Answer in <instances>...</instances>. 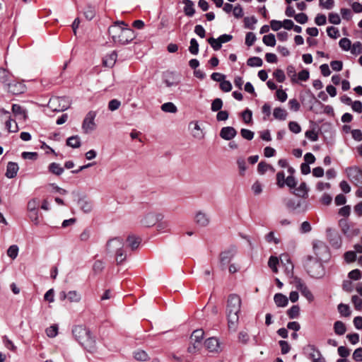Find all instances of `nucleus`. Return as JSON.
I'll return each mask as SVG.
<instances>
[{
    "label": "nucleus",
    "instance_id": "obj_1",
    "mask_svg": "<svg viewBox=\"0 0 362 362\" xmlns=\"http://www.w3.org/2000/svg\"><path fill=\"white\" fill-rule=\"evenodd\" d=\"M108 34L112 42L119 45L129 44L136 38L133 29L123 21H117L108 28Z\"/></svg>",
    "mask_w": 362,
    "mask_h": 362
},
{
    "label": "nucleus",
    "instance_id": "obj_2",
    "mask_svg": "<svg viewBox=\"0 0 362 362\" xmlns=\"http://www.w3.org/2000/svg\"><path fill=\"white\" fill-rule=\"evenodd\" d=\"M241 304V298L238 295L232 293L228 296L226 313L228 329L233 332H235L238 328Z\"/></svg>",
    "mask_w": 362,
    "mask_h": 362
},
{
    "label": "nucleus",
    "instance_id": "obj_3",
    "mask_svg": "<svg viewBox=\"0 0 362 362\" xmlns=\"http://www.w3.org/2000/svg\"><path fill=\"white\" fill-rule=\"evenodd\" d=\"M72 334L75 339L88 351L93 353L96 350L95 339L85 326H74Z\"/></svg>",
    "mask_w": 362,
    "mask_h": 362
},
{
    "label": "nucleus",
    "instance_id": "obj_4",
    "mask_svg": "<svg viewBox=\"0 0 362 362\" xmlns=\"http://www.w3.org/2000/svg\"><path fill=\"white\" fill-rule=\"evenodd\" d=\"M124 240L119 237L110 239L106 243L105 250L107 253H115V259L117 264L125 261L127 255L124 250Z\"/></svg>",
    "mask_w": 362,
    "mask_h": 362
},
{
    "label": "nucleus",
    "instance_id": "obj_5",
    "mask_svg": "<svg viewBox=\"0 0 362 362\" xmlns=\"http://www.w3.org/2000/svg\"><path fill=\"white\" fill-rule=\"evenodd\" d=\"M322 260L318 258H314L312 256H308L305 267L311 277L318 279L325 275V272Z\"/></svg>",
    "mask_w": 362,
    "mask_h": 362
},
{
    "label": "nucleus",
    "instance_id": "obj_6",
    "mask_svg": "<svg viewBox=\"0 0 362 362\" xmlns=\"http://www.w3.org/2000/svg\"><path fill=\"white\" fill-rule=\"evenodd\" d=\"M96 115V112L92 110L86 114L81 127L85 134L90 133L96 129V124L95 122Z\"/></svg>",
    "mask_w": 362,
    "mask_h": 362
},
{
    "label": "nucleus",
    "instance_id": "obj_7",
    "mask_svg": "<svg viewBox=\"0 0 362 362\" xmlns=\"http://www.w3.org/2000/svg\"><path fill=\"white\" fill-rule=\"evenodd\" d=\"M47 106L52 112H63L69 107L67 101L60 97H53L50 98Z\"/></svg>",
    "mask_w": 362,
    "mask_h": 362
},
{
    "label": "nucleus",
    "instance_id": "obj_8",
    "mask_svg": "<svg viewBox=\"0 0 362 362\" xmlns=\"http://www.w3.org/2000/svg\"><path fill=\"white\" fill-rule=\"evenodd\" d=\"M339 225L341 228V232L348 238H352L358 235L360 230L355 227L353 223H349L346 219H340Z\"/></svg>",
    "mask_w": 362,
    "mask_h": 362
},
{
    "label": "nucleus",
    "instance_id": "obj_9",
    "mask_svg": "<svg viewBox=\"0 0 362 362\" xmlns=\"http://www.w3.org/2000/svg\"><path fill=\"white\" fill-rule=\"evenodd\" d=\"M287 209L297 213H305L308 209V203L293 199H288L285 202Z\"/></svg>",
    "mask_w": 362,
    "mask_h": 362
},
{
    "label": "nucleus",
    "instance_id": "obj_10",
    "mask_svg": "<svg viewBox=\"0 0 362 362\" xmlns=\"http://www.w3.org/2000/svg\"><path fill=\"white\" fill-rule=\"evenodd\" d=\"M313 249L316 255L315 258H318L320 259H326L328 257V247L321 240H314L313 242Z\"/></svg>",
    "mask_w": 362,
    "mask_h": 362
},
{
    "label": "nucleus",
    "instance_id": "obj_11",
    "mask_svg": "<svg viewBox=\"0 0 362 362\" xmlns=\"http://www.w3.org/2000/svg\"><path fill=\"white\" fill-rule=\"evenodd\" d=\"M346 173L350 180L356 186L362 187V170L358 167H351L346 169Z\"/></svg>",
    "mask_w": 362,
    "mask_h": 362
},
{
    "label": "nucleus",
    "instance_id": "obj_12",
    "mask_svg": "<svg viewBox=\"0 0 362 362\" xmlns=\"http://www.w3.org/2000/svg\"><path fill=\"white\" fill-rule=\"evenodd\" d=\"M163 218V216L161 214L148 213L141 219V223L145 227H151L161 221Z\"/></svg>",
    "mask_w": 362,
    "mask_h": 362
},
{
    "label": "nucleus",
    "instance_id": "obj_13",
    "mask_svg": "<svg viewBox=\"0 0 362 362\" xmlns=\"http://www.w3.org/2000/svg\"><path fill=\"white\" fill-rule=\"evenodd\" d=\"M296 286L297 289L301 293V294L309 301L313 302L314 300V296L312 292L305 285V284L299 278H296L295 280Z\"/></svg>",
    "mask_w": 362,
    "mask_h": 362
},
{
    "label": "nucleus",
    "instance_id": "obj_14",
    "mask_svg": "<svg viewBox=\"0 0 362 362\" xmlns=\"http://www.w3.org/2000/svg\"><path fill=\"white\" fill-rule=\"evenodd\" d=\"M235 254V249L234 247L225 250L220 254L219 260L221 269H226V267L230 263Z\"/></svg>",
    "mask_w": 362,
    "mask_h": 362
},
{
    "label": "nucleus",
    "instance_id": "obj_15",
    "mask_svg": "<svg viewBox=\"0 0 362 362\" xmlns=\"http://www.w3.org/2000/svg\"><path fill=\"white\" fill-rule=\"evenodd\" d=\"M6 87L8 91L13 95H18L23 93L25 90V86L23 83L12 81V78L8 83Z\"/></svg>",
    "mask_w": 362,
    "mask_h": 362
},
{
    "label": "nucleus",
    "instance_id": "obj_16",
    "mask_svg": "<svg viewBox=\"0 0 362 362\" xmlns=\"http://www.w3.org/2000/svg\"><path fill=\"white\" fill-rule=\"evenodd\" d=\"M281 264L285 267V272L287 275H293L294 266L291 262V257L288 254H281L279 258Z\"/></svg>",
    "mask_w": 362,
    "mask_h": 362
},
{
    "label": "nucleus",
    "instance_id": "obj_17",
    "mask_svg": "<svg viewBox=\"0 0 362 362\" xmlns=\"http://www.w3.org/2000/svg\"><path fill=\"white\" fill-rule=\"evenodd\" d=\"M196 223L200 227H206L209 224V216L202 211H198L194 217Z\"/></svg>",
    "mask_w": 362,
    "mask_h": 362
},
{
    "label": "nucleus",
    "instance_id": "obj_18",
    "mask_svg": "<svg viewBox=\"0 0 362 362\" xmlns=\"http://www.w3.org/2000/svg\"><path fill=\"white\" fill-rule=\"evenodd\" d=\"M237 134L235 128L232 127H225L221 129L220 136L227 141L233 139Z\"/></svg>",
    "mask_w": 362,
    "mask_h": 362
},
{
    "label": "nucleus",
    "instance_id": "obj_19",
    "mask_svg": "<svg viewBox=\"0 0 362 362\" xmlns=\"http://www.w3.org/2000/svg\"><path fill=\"white\" fill-rule=\"evenodd\" d=\"M205 346L210 352H218L220 344L217 338L210 337L205 341Z\"/></svg>",
    "mask_w": 362,
    "mask_h": 362
},
{
    "label": "nucleus",
    "instance_id": "obj_20",
    "mask_svg": "<svg viewBox=\"0 0 362 362\" xmlns=\"http://www.w3.org/2000/svg\"><path fill=\"white\" fill-rule=\"evenodd\" d=\"M18 169V165L16 163L8 162L7 164L5 175L8 178H13L17 175Z\"/></svg>",
    "mask_w": 362,
    "mask_h": 362
},
{
    "label": "nucleus",
    "instance_id": "obj_21",
    "mask_svg": "<svg viewBox=\"0 0 362 362\" xmlns=\"http://www.w3.org/2000/svg\"><path fill=\"white\" fill-rule=\"evenodd\" d=\"M78 204L81 209L85 213H90L93 209L92 202L87 199L86 197L80 198L78 201Z\"/></svg>",
    "mask_w": 362,
    "mask_h": 362
},
{
    "label": "nucleus",
    "instance_id": "obj_22",
    "mask_svg": "<svg viewBox=\"0 0 362 362\" xmlns=\"http://www.w3.org/2000/svg\"><path fill=\"white\" fill-rule=\"evenodd\" d=\"M274 300L278 307H286L288 303V298L282 293H276L274 296Z\"/></svg>",
    "mask_w": 362,
    "mask_h": 362
},
{
    "label": "nucleus",
    "instance_id": "obj_23",
    "mask_svg": "<svg viewBox=\"0 0 362 362\" xmlns=\"http://www.w3.org/2000/svg\"><path fill=\"white\" fill-rule=\"evenodd\" d=\"M185 4L184 12L186 16L192 17L195 13L194 4L191 0H182Z\"/></svg>",
    "mask_w": 362,
    "mask_h": 362
},
{
    "label": "nucleus",
    "instance_id": "obj_24",
    "mask_svg": "<svg viewBox=\"0 0 362 362\" xmlns=\"http://www.w3.org/2000/svg\"><path fill=\"white\" fill-rule=\"evenodd\" d=\"M308 189L305 182H301L298 187L296 188L293 194L297 197L301 198H306L308 197Z\"/></svg>",
    "mask_w": 362,
    "mask_h": 362
},
{
    "label": "nucleus",
    "instance_id": "obj_25",
    "mask_svg": "<svg viewBox=\"0 0 362 362\" xmlns=\"http://www.w3.org/2000/svg\"><path fill=\"white\" fill-rule=\"evenodd\" d=\"M328 231L330 232V233L329 235V243L335 248L340 247V246L341 245V240L339 235L337 233L331 232L330 229Z\"/></svg>",
    "mask_w": 362,
    "mask_h": 362
},
{
    "label": "nucleus",
    "instance_id": "obj_26",
    "mask_svg": "<svg viewBox=\"0 0 362 362\" xmlns=\"http://www.w3.org/2000/svg\"><path fill=\"white\" fill-rule=\"evenodd\" d=\"M204 332L203 329H196L192 332V334L191 335V337H190L191 341L192 342L201 346L202 341L204 338Z\"/></svg>",
    "mask_w": 362,
    "mask_h": 362
},
{
    "label": "nucleus",
    "instance_id": "obj_27",
    "mask_svg": "<svg viewBox=\"0 0 362 362\" xmlns=\"http://www.w3.org/2000/svg\"><path fill=\"white\" fill-rule=\"evenodd\" d=\"M117 58V54L115 51L112 52L110 54L105 56L103 59V64L105 66L112 67Z\"/></svg>",
    "mask_w": 362,
    "mask_h": 362
},
{
    "label": "nucleus",
    "instance_id": "obj_28",
    "mask_svg": "<svg viewBox=\"0 0 362 362\" xmlns=\"http://www.w3.org/2000/svg\"><path fill=\"white\" fill-rule=\"evenodd\" d=\"M48 170L51 173L57 176L61 175L64 171V168L59 163L54 162L49 165Z\"/></svg>",
    "mask_w": 362,
    "mask_h": 362
},
{
    "label": "nucleus",
    "instance_id": "obj_29",
    "mask_svg": "<svg viewBox=\"0 0 362 362\" xmlns=\"http://www.w3.org/2000/svg\"><path fill=\"white\" fill-rule=\"evenodd\" d=\"M12 77L13 76L8 70L0 68V83L4 84L6 86Z\"/></svg>",
    "mask_w": 362,
    "mask_h": 362
},
{
    "label": "nucleus",
    "instance_id": "obj_30",
    "mask_svg": "<svg viewBox=\"0 0 362 362\" xmlns=\"http://www.w3.org/2000/svg\"><path fill=\"white\" fill-rule=\"evenodd\" d=\"M127 242L128 245L131 247L132 250H136L139 247L141 243V239L139 237H136L134 235H129L127 238Z\"/></svg>",
    "mask_w": 362,
    "mask_h": 362
},
{
    "label": "nucleus",
    "instance_id": "obj_31",
    "mask_svg": "<svg viewBox=\"0 0 362 362\" xmlns=\"http://www.w3.org/2000/svg\"><path fill=\"white\" fill-rule=\"evenodd\" d=\"M334 331L337 335H343L346 332V327L345 324L341 321H336L334 323Z\"/></svg>",
    "mask_w": 362,
    "mask_h": 362
},
{
    "label": "nucleus",
    "instance_id": "obj_32",
    "mask_svg": "<svg viewBox=\"0 0 362 362\" xmlns=\"http://www.w3.org/2000/svg\"><path fill=\"white\" fill-rule=\"evenodd\" d=\"M274 117L279 120H285L288 116V113L286 110L281 107H276L273 111Z\"/></svg>",
    "mask_w": 362,
    "mask_h": 362
},
{
    "label": "nucleus",
    "instance_id": "obj_33",
    "mask_svg": "<svg viewBox=\"0 0 362 362\" xmlns=\"http://www.w3.org/2000/svg\"><path fill=\"white\" fill-rule=\"evenodd\" d=\"M66 145L74 148H79L81 145L80 137L77 135L69 137Z\"/></svg>",
    "mask_w": 362,
    "mask_h": 362
},
{
    "label": "nucleus",
    "instance_id": "obj_34",
    "mask_svg": "<svg viewBox=\"0 0 362 362\" xmlns=\"http://www.w3.org/2000/svg\"><path fill=\"white\" fill-rule=\"evenodd\" d=\"M160 109L162 111L165 112L176 113L177 112V108L176 105L171 102L163 103L161 105Z\"/></svg>",
    "mask_w": 362,
    "mask_h": 362
},
{
    "label": "nucleus",
    "instance_id": "obj_35",
    "mask_svg": "<svg viewBox=\"0 0 362 362\" xmlns=\"http://www.w3.org/2000/svg\"><path fill=\"white\" fill-rule=\"evenodd\" d=\"M67 299L70 303H78L81 300V295L76 291H70L67 293Z\"/></svg>",
    "mask_w": 362,
    "mask_h": 362
},
{
    "label": "nucleus",
    "instance_id": "obj_36",
    "mask_svg": "<svg viewBox=\"0 0 362 362\" xmlns=\"http://www.w3.org/2000/svg\"><path fill=\"white\" fill-rule=\"evenodd\" d=\"M263 64L262 59L258 57H250L247 61V64L251 67H259Z\"/></svg>",
    "mask_w": 362,
    "mask_h": 362
},
{
    "label": "nucleus",
    "instance_id": "obj_37",
    "mask_svg": "<svg viewBox=\"0 0 362 362\" xmlns=\"http://www.w3.org/2000/svg\"><path fill=\"white\" fill-rule=\"evenodd\" d=\"M279 264V259L277 257L271 256L268 261V266L272 270L273 272L277 273L278 268L277 265Z\"/></svg>",
    "mask_w": 362,
    "mask_h": 362
},
{
    "label": "nucleus",
    "instance_id": "obj_38",
    "mask_svg": "<svg viewBox=\"0 0 362 362\" xmlns=\"http://www.w3.org/2000/svg\"><path fill=\"white\" fill-rule=\"evenodd\" d=\"M262 41L267 46L274 47L276 45L275 35L272 33L266 35L263 37Z\"/></svg>",
    "mask_w": 362,
    "mask_h": 362
},
{
    "label": "nucleus",
    "instance_id": "obj_39",
    "mask_svg": "<svg viewBox=\"0 0 362 362\" xmlns=\"http://www.w3.org/2000/svg\"><path fill=\"white\" fill-rule=\"evenodd\" d=\"M338 311L341 314V315L344 317H349L351 314L350 310V308L348 305L340 303L338 305Z\"/></svg>",
    "mask_w": 362,
    "mask_h": 362
},
{
    "label": "nucleus",
    "instance_id": "obj_40",
    "mask_svg": "<svg viewBox=\"0 0 362 362\" xmlns=\"http://www.w3.org/2000/svg\"><path fill=\"white\" fill-rule=\"evenodd\" d=\"M83 13L86 19L92 20L95 15V7L90 5L87 6L84 9Z\"/></svg>",
    "mask_w": 362,
    "mask_h": 362
},
{
    "label": "nucleus",
    "instance_id": "obj_41",
    "mask_svg": "<svg viewBox=\"0 0 362 362\" xmlns=\"http://www.w3.org/2000/svg\"><path fill=\"white\" fill-rule=\"evenodd\" d=\"M299 313L300 308L297 305H293L290 309L287 310V315L291 319L297 318L299 315Z\"/></svg>",
    "mask_w": 362,
    "mask_h": 362
},
{
    "label": "nucleus",
    "instance_id": "obj_42",
    "mask_svg": "<svg viewBox=\"0 0 362 362\" xmlns=\"http://www.w3.org/2000/svg\"><path fill=\"white\" fill-rule=\"evenodd\" d=\"M6 128L9 132H17L18 131L16 122L11 119H9L6 122Z\"/></svg>",
    "mask_w": 362,
    "mask_h": 362
},
{
    "label": "nucleus",
    "instance_id": "obj_43",
    "mask_svg": "<svg viewBox=\"0 0 362 362\" xmlns=\"http://www.w3.org/2000/svg\"><path fill=\"white\" fill-rule=\"evenodd\" d=\"M136 360L139 361H146L148 359L147 353L143 350H137L134 353Z\"/></svg>",
    "mask_w": 362,
    "mask_h": 362
},
{
    "label": "nucleus",
    "instance_id": "obj_44",
    "mask_svg": "<svg viewBox=\"0 0 362 362\" xmlns=\"http://www.w3.org/2000/svg\"><path fill=\"white\" fill-rule=\"evenodd\" d=\"M257 22V18L255 16L245 17L244 18L245 27L248 29H255L254 25Z\"/></svg>",
    "mask_w": 362,
    "mask_h": 362
},
{
    "label": "nucleus",
    "instance_id": "obj_45",
    "mask_svg": "<svg viewBox=\"0 0 362 362\" xmlns=\"http://www.w3.org/2000/svg\"><path fill=\"white\" fill-rule=\"evenodd\" d=\"M237 165L238 166L240 175L242 176L244 175L247 170V165L245 158L241 157L238 158L237 159Z\"/></svg>",
    "mask_w": 362,
    "mask_h": 362
},
{
    "label": "nucleus",
    "instance_id": "obj_46",
    "mask_svg": "<svg viewBox=\"0 0 362 362\" xmlns=\"http://www.w3.org/2000/svg\"><path fill=\"white\" fill-rule=\"evenodd\" d=\"M339 47L344 51H349L351 47V42L349 38H341L339 42Z\"/></svg>",
    "mask_w": 362,
    "mask_h": 362
},
{
    "label": "nucleus",
    "instance_id": "obj_47",
    "mask_svg": "<svg viewBox=\"0 0 362 362\" xmlns=\"http://www.w3.org/2000/svg\"><path fill=\"white\" fill-rule=\"evenodd\" d=\"M189 51L192 54L197 55L199 52V44L195 38H192L190 40V45Z\"/></svg>",
    "mask_w": 362,
    "mask_h": 362
},
{
    "label": "nucleus",
    "instance_id": "obj_48",
    "mask_svg": "<svg viewBox=\"0 0 362 362\" xmlns=\"http://www.w3.org/2000/svg\"><path fill=\"white\" fill-rule=\"evenodd\" d=\"M351 53L354 55H358L362 53V43L359 41L351 45Z\"/></svg>",
    "mask_w": 362,
    "mask_h": 362
},
{
    "label": "nucleus",
    "instance_id": "obj_49",
    "mask_svg": "<svg viewBox=\"0 0 362 362\" xmlns=\"http://www.w3.org/2000/svg\"><path fill=\"white\" fill-rule=\"evenodd\" d=\"M207 42L215 51L219 50L222 47L218 38L209 37L207 39Z\"/></svg>",
    "mask_w": 362,
    "mask_h": 362
},
{
    "label": "nucleus",
    "instance_id": "obj_50",
    "mask_svg": "<svg viewBox=\"0 0 362 362\" xmlns=\"http://www.w3.org/2000/svg\"><path fill=\"white\" fill-rule=\"evenodd\" d=\"M305 349L308 352H309V356H310V358H311L312 354H315V356L317 354V356H321V355H322L320 351H319V349H317V347L315 345H313V344H308L305 347Z\"/></svg>",
    "mask_w": 362,
    "mask_h": 362
},
{
    "label": "nucleus",
    "instance_id": "obj_51",
    "mask_svg": "<svg viewBox=\"0 0 362 362\" xmlns=\"http://www.w3.org/2000/svg\"><path fill=\"white\" fill-rule=\"evenodd\" d=\"M18 254V247L16 245H11L8 250L7 255L9 257L14 259L17 257Z\"/></svg>",
    "mask_w": 362,
    "mask_h": 362
},
{
    "label": "nucleus",
    "instance_id": "obj_52",
    "mask_svg": "<svg viewBox=\"0 0 362 362\" xmlns=\"http://www.w3.org/2000/svg\"><path fill=\"white\" fill-rule=\"evenodd\" d=\"M327 35L331 38L337 39L339 37V31L338 28L334 26L327 27Z\"/></svg>",
    "mask_w": 362,
    "mask_h": 362
},
{
    "label": "nucleus",
    "instance_id": "obj_53",
    "mask_svg": "<svg viewBox=\"0 0 362 362\" xmlns=\"http://www.w3.org/2000/svg\"><path fill=\"white\" fill-rule=\"evenodd\" d=\"M319 5L325 9L330 10L334 7V0H319Z\"/></svg>",
    "mask_w": 362,
    "mask_h": 362
},
{
    "label": "nucleus",
    "instance_id": "obj_54",
    "mask_svg": "<svg viewBox=\"0 0 362 362\" xmlns=\"http://www.w3.org/2000/svg\"><path fill=\"white\" fill-rule=\"evenodd\" d=\"M287 75L291 78L293 83L297 82L296 69L293 65H289L286 68Z\"/></svg>",
    "mask_w": 362,
    "mask_h": 362
},
{
    "label": "nucleus",
    "instance_id": "obj_55",
    "mask_svg": "<svg viewBox=\"0 0 362 362\" xmlns=\"http://www.w3.org/2000/svg\"><path fill=\"white\" fill-rule=\"evenodd\" d=\"M223 107V101L221 98H216L211 103V109L213 112L219 111Z\"/></svg>",
    "mask_w": 362,
    "mask_h": 362
},
{
    "label": "nucleus",
    "instance_id": "obj_56",
    "mask_svg": "<svg viewBox=\"0 0 362 362\" xmlns=\"http://www.w3.org/2000/svg\"><path fill=\"white\" fill-rule=\"evenodd\" d=\"M273 76L279 83H283L286 78L284 71L279 69L274 71Z\"/></svg>",
    "mask_w": 362,
    "mask_h": 362
},
{
    "label": "nucleus",
    "instance_id": "obj_57",
    "mask_svg": "<svg viewBox=\"0 0 362 362\" xmlns=\"http://www.w3.org/2000/svg\"><path fill=\"white\" fill-rule=\"evenodd\" d=\"M269 168H272V166L263 161L259 163L257 165V171L261 175L264 174Z\"/></svg>",
    "mask_w": 362,
    "mask_h": 362
},
{
    "label": "nucleus",
    "instance_id": "obj_58",
    "mask_svg": "<svg viewBox=\"0 0 362 362\" xmlns=\"http://www.w3.org/2000/svg\"><path fill=\"white\" fill-rule=\"evenodd\" d=\"M288 107L291 110L298 112L300 110V105L296 98H293L288 101Z\"/></svg>",
    "mask_w": 362,
    "mask_h": 362
},
{
    "label": "nucleus",
    "instance_id": "obj_59",
    "mask_svg": "<svg viewBox=\"0 0 362 362\" xmlns=\"http://www.w3.org/2000/svg\"><path fill=\"white\" fill-rule=\"evenodd\" d=\"M285 174L284 171H279L276 174V184L279 187H283L285 185Z\"/></svg>",
    "mask_w": 362,
    "mask_h": 362
},
{
    "label": "nucleus",
    "instance_id": "obj_60",
    "mask_svg": "<svg viewBox=\"0 0 362 362\" xmlns=\"http://www.w3.org/2000/svg\"><path fill=\"white\" fill-rule=\"evenodd\" d=\"M220 88L223 92H230L232 89V84L229 81H226L223 79V81H220Z\"/></svg>",
    "mask_w": 362,
    "mask_h": 362
},
{
    "label": "nucleus",
    "instance_id": "obj_61",
    "mask_svg": "<svg viewBox=\"0 0 362 362\" xmlns=\"http://www.w3.org/2000/svg\"><path fill=\"white\" fill-rule=\"evenodd\" d=\"M240 134L244 139L250 141L253 139L255 134L251 130L247 129H242L240 130Z\"/></svg>",
    "mask_w": 362,
    "mask_h": 362
},
{
    "label": "nucleus",
    "instance_id": "obj_62",
    "mask_svg": "<svg viewBox=\"0 0 362 362\" xmlns=\"http://www.w3.org/2000/svg\"><path fill=\"white\" fill-rule=\"evenodd\" d=\"M329 21L330 23L339 25L341 23V18L338 13H330L329 14Z\"/></svg>",
    "mask_w": 362,
    "mask_h": 362
},
{
    "label": "nucleus",
    "instance_id": "obj_63",
    "mask_svg": "<svg viewBox=\"0 0 362 362\" xmlns=\"http://www.w3.org/2000/svg\"><path fill=\"white\" fill-rule=\"evenodd\" d=\"M242 117H243V121L246 124L250 123L252 121V111L249 109H246L245 111L243 112Z\"/></svg>",
    "mask_w": 362,
    "mask_h": 362
},
{
    "label": "nucleus",
    "instance_id": "obj_64",
    "mask_svg": "<svg viewBox=\"0 0 362 362\" xmlns=\"http://www.w3.org/2000/svg\"><path fill=\"white\" fill-rule=\"evenodd\" d=\"M353 358L356 362L362 361V348H357L353 353Z\"/></svg>",
    "mask_w": 362,
    "mask_h": 362
}]
</instances>
